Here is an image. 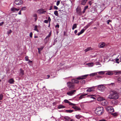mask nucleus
I'll list each match as a JSON object with an SVG mask.
<instances>
[{"label": "nucleus", "mask_w": 121, "mask_h": 121, "mask_svg": "<svg viewBox=\"0 0 121 121\" xmlns=\"http://www.w3.org/2000/svg\"><path fill=\"white\" fill-rule=\"evenodd\" d=\"M20 74L22 76L24 74V71L21 69H20Z\"/></svg>", "instance_id": "obj_29"}, {"label": "nucleus", "mask_w": 121, "mask_h": 121, "mask_svg": "<svg viewBox=\"0 0 121 121\" xmlns=\"http://www.w3.org/2000/svg\"><path fill=\"white\" fill-rule=\"evenodd\" d=\"M105 74L107 75H113V73L110 71H108Z\"/></svg>", "instance_id": "obj_24"}, {"label": "nucleus", "mask_w": 121, "mask_h": 121, "mask_svg": "<svg viewBox=\"0 0 121 121\" xmlns=\"http://www.w3.org/2000/svg\"><path fill=\"white\" fill-rule=\"evenodd\" d=\"M25 60L26 61H27L29 59H28V56H26L25 57Z\"/></svg>", "instance_id": "obj_43"}, {"label": "nucleus", "mask_w": 121, "mask_h": 121, "mask_svg": "<svg viewBox=\"0 0 121 121\" xmlns=\"http://www.w3.org/2000/svg\"><path fill=\"white\" fill-rule=\"evenodd\" d=\"M117 80L118 81L121 82V78L120 77H119L117 78Z\"/></svg>", "instance_id": "obj_44"}, {"label": "nucleus", "mask_w": 121, "mask_h": 121, "mask_svg": "<svg viewBox=\"0 0 121 121\" xmlns=\"http://www.w3.org/2000/svg\"><path fill=\"white\" fill-rule=\"evenodd\" d=\"M76 118L77 119H79L80 118L82 117V116L78 114V115H76L75 116Z\"/></svg>", "instance_id": "obj_33"}, {"label": "nucleus", "mask_w": 121, "mask_h": 121, "mask_svg": "<svg viewBox=\"0 0 121 121\" xmlns=\"http://www.w3.org/2000/svg\"><path fill=\"white\" fill-rule=\"evenodd\" d=\"M72 108L75 110H81V109L80 108L76 106L72 107Z\"/></svg>", "instance_id": "obj_26"}, {"label": "nucleus", "mask_w": 121, "mask_h": 121, "mask_svg": "<svg viewBox=\"0 0 121 121\" xmlns=\"http://www.w3.org/2000/svg\"><path fill=\"white\" fill-rule=\"evenodd\" d=\"M96 97L97 98V100L98 101H102L105 99L104 98L99 95L97 96Z\"/></svg>", "instance_id": "obj_12"}, {"label": "nucleus", "mask_w": 121, "mask_h": 121, "mask_svg": "<svg viewBox=\"0 0 121 121\" xmlns=\"http://www.w3.org/2000/svg\"><path fill=\"white\" fill-rule=\"evenodd\" d=\"M114 73L115 75L121 74V71L119 70L115 71H114Z\"/></svg>", "instance_id": "obj_17"}, {"label": "nucleus", "mask_w": 121, "mask_h": 121, "mask_svg": "<svg viewBox=\"0 0 121 121\" xmlns=\"http://www.w3.org/2000/svg\"><path fill=\"white\" fill-rule=\"evenodd\" d=\"M106 109L109 112H113L114 111L113 108L111 106H107L106 107Z\"/></svg>", "instance_id": "obj_3"}, {"label": "nucleus", "mask_w": 121, "mask_h": 121, "mask_svg": "<svg viewBox=\"0 0 121 121\" xmlns=\"http://www.w3.org/2000/svg\"><path fill=\"white\" fill-rule=\"evenodd\" d=\"M77 24H74L72 26V29L73 30L75 28H76L77 27Z\"/></svg>", "instance_id": "obj_32"}, {"label": "nucleus", "mask_w": 121, "mask_h": 121, "mask_svg": "<svg viewBox=\"0 0 121 121\" xmlns=\"http://www.w3.org/2000/svg\"><path fill=\"white\" fill-rule=\"evenodd\" d=\"M4 23V22H2L1 23H0V26H2L3 24Z\"/></svg>", "instance_id": "obj_57"}, {"label": "nucleus", "mask_w": 121, "mask_h": 121, "mask_svg": "<svg viewBox=\"0 0 121 121\" xmlns=\"http://www.w3.org/2000/svg\"><path fill=\"white\" fill-rule=\"evenodd\" d=\"M96 65H100V66H99V67H100L101 66V65H100V64L99 63V62H97L96 63Z\"/></svg>", "instance_id": "obj_55"}, {"label": "nucleus", "mask_w": 121, "mask_h": 121, "mask_svg": "<svg viewBox=\"0 0 121 121\" xmlns=\"http://www.w3.org/2000/svg\"><path fill=\"white\" fill-rule=\"evenodd\" d=\"M112 114L114 116H116L117 115V113H112Z\"/></svg>", "instance_id": "obj_54"}, {"label": "nucleus", "mask_w": 121, "mask_h": 121, "mask_svg": "<svg viewBox=\"0 0 121 121\" xmlns=\"http://www.w3.org/2000/svg\"><path fill=\"white\" fill-rule=\"evenodd\" d=\"M65 106H64L62 105H60L58 106V108L59 109H60V108H65Z\"/></svg>", "instance_id": "obj_28"}, {"label": "nucleus", "mask_w": 121, "mask_h": 121, "mask_svg": "<svg viewBox=\"0 0 121 121\" xmlns=\"http://www.w3.org/2000/svg\"><path fill=\"white\" fill-rule=\"evenodd\" d=\"M92 50V48L91 47H88L86 49L84 50L85 52H87L90 51L91 50Z\"/></svg>", "instance_id": "obj_22"}, {"label": "nucleus", "mask_w": 121, "mask_h": 121, "mask_svg": "<svg viewBox=\"0 0 121 121\" xmlns=\"http://www.w3.org/2000/svg\"><path fill=\"white\" fill-rule=\"evenodd\" d=\"M81 82L83 83H85V81L84 80H82L81 81Z\"/></svg>", "instance_id": "obj_60"}, {"label": "nucleus", "mask_w": 121, "mask_h": 121, "mask_svg": "<svg viewBox=\"0 0 121 121\" xmlns=\"http://www.w3.org/2000/svg\"><path fill=\"white\" fill-rule=\"evenodd\" d=\"M89 67H92L94 65V63L91 62V63H88L86 64Z\"/></svg>", "instance_id": "obj_19"}, {"label": "nucleus", "mask_w": 121, "mask_h": 121, "mask_svg": "<svg viewBox=\"0 0 121 121\" xmlns=\"http://www.w3.org/2000/svg\"><path fill=\"white\" fill-rule=\"evenodd\" d=\"M97 75V73L95 72L91 73L89 75L90 76L92 77Z\"/></svg>", "instance_id": "obj_25"}, {"label": "nucleus", "mask_w": 121, "mask_h": 121, "mask_svg": "<svg viewBox=\"0 0 121 121\" xmlns=\"http://www.w3.org/2000/svg\"><path fill=\"white\" fill-rule=\"evenodd\" d=\"M90 23H89L83 29H85V30L90 26Z\"/></svg>", "instance_id": "obj_27"}, {"label": "nucleus", "mask_w": 121, "mask_h": 121, "mask_svg": "<svg viewBox=\"0 0 121 121\" xmlns=\"http://www.w3.org/2000/svg\"><path fill=\"white\" fill-rule=\"evenodd\" d=\"M44 48V47L41 46V47L40 48H39V49L40 50H42Z\"/></svg>", "instance_id": "obj_52"}, {"label": "nucleus", "mask_w": 121, "mask_h": 121, "mask_svg": "<svg viewBox=\"0 0 121 121\" xmlns=\"http://www.w3.org/2000/svg\"><path fill=\"white\" fill-rule=\"evenodd\" d=\"M82 34L81 33V32H79L78 33V35L79 36Z\"/></svg>", "instance_id": "obj_64"}, {"label": "nucleus", "mask_w": 121, "mask_h": 121, "mask_svg": "<svg viewBox=\"0 0 121 121\" xmlns=\"http://www.w3.org/2000/svg\"><path fill=\"white\" fill-rule=\"evenodd\" d=\"M109 85H112V86H114L115 85V84L114 83H111L110 84H109Z\"/></svg>", "instance_id": "obj_56"}, {"label": "nucleus", "mask_w": 121, "mask_h": 121, "mask_svg": "<svg viewBox=\"0 0 121 121\" xmlns=\"http://www.w3.org/2000/svg\"><path fill=\"white\" fill-rule=\"evenodd\" d=\"M88 74L85 75H84L82 76H81L77 78V79H85L88 75Z\"/></svg>", "instance_id": "obj_13"}, {"label": "nucleus", "mask_w": 121, "mask_h": 121, "mask_svg": "<svg viewBox=\"0 0 121 121\" xmlns=\"http://www.w3.org/2000/svg\"><path fill=\"white\" fill-rule=\"evenodd\" d=\"M51 32H50L48 35L46 37V38L45 39H46L47 38H48L49 37L51 36Z\"/></svg>", "instance_id": "obj_40"}, {"label": "nucleus", "mask_w": 121, "mask_h": 121, "mask_svg": "<svg viewBox=\"0 0 121 121\" xmlns=\"http://www.w3.org/2000/svg\"><path fill=\"white\" fill-rule=\"evenodd\" d=\"M105 71H101L98 72L97 73H98V74L99 75L103 74H104Z\"/></svg>", "instance_id": "obj_30"}, {"label": "nucleus", "mask_w": 121, "mask_h": 121, "mask_svg": "<svg viewBox=\"0 0 121 121\" xmlns=\"http://www.w3.org/2000/svg\"><path fill=\"white\" fill-rule=\"evenodd\" d=\"M54 9H55L57 10V9H58V8L56 6H54Z\"/></svg>", "instance_id": "obj_51"}, {"label": "nucleus", "mask_w": 121, "mask_h": 121, "mask_svg": "<svg viewBox=\"0 0 121 121\" xmlns=\"http://www.w3.org/2000/svg\"><path fill=\"white\" fill-rule=\"evenodd\" d=\"M73 82H74V83H78L79 82L78 81L76 80H73Z\"/></svg>", "instance_id": "obj_37"}, {"label": "nucleus", "mask_w": 121, "mask_h": 121, "mask_svg": "<svg viewBox=\"0 0 121 121\" xmlns=\"http://www.w3.org/2000/svg\"><path fill=\"white\" fill-rule=\"evenodd\" d=\"M104 105H107L108 104V102L107 101H106L105 102Z\"/></svg>", "instance_id": "obj_61"}, {"label": "nucleus", "mask_w": 121, "mask_h": 121, "mask_svg": "<svg viewBox=\"0 0 121 121\" xmlns=\"http://www.w3.org/2000/svg\"><path fill=\"white\" fill-rule=\"evenodd\" d=\"M87 94H85L84 93L83 94H82L81 95L80 97H79V99H81L83 98H84L85 97V96L87 95Z\"/></svg>", "instance_id": "obj_18"}, {"label": "nucleus", "mask_w": 121, "mask_h": 121, "mask_svg": "<svg viewBox=\"0 0 121 121\" xmlns=\"http://www.w3.org/2000/svg\"><path fill=\"white\" fill-rule=\"evenodd\" d=\"M119 59H117L116 60V62L117 63H119V62L118 61Z\"/></svg>", "instance_id": "obj_48"}, {"label": "nucleus", "mask_w": 121, "mask_h": 121, "mask_svg": "<svg viewBox=\"0 0 121 121\" xmlns=\"http://www.w3.org/2000/svg\"><path fill=\"white\" fill-rule=\"evenodd\" d=\"M44 22L46 23H48V22L47 20H45L44 21Z\"/></svg>", "instance_id": "obj_59"}, {"label": "nucleus", "mask_w": 121, "mask_h": 121, "mask_svg": "<svg viewBox=\"0 0 121 121\" xmlns=\"http://www.w3.org/2000/svg\"><path fill=\"white\" fill-rule=\"evenodd\" d=\"M37 27L38 26H35L34 29V30H35L37 31V32H39V31L37 29Z\"/></svg>", "instance_id": "obj_36"}, {"label": "nucleus", "mask_w": 121, "mask_h": 121, "mask_svg": "<svg viewBox=\"0 0 121 121\" xmlns=\"http://www.w3.org/2000/svg\"><path fill=\"white\" fill-rule=\"evenodd\" d=\"M33 17H37V15L35 13V14H33Z\"/></svg>", "instance_id": "obj_53"}, {"label": "nucleus", "mask_w": 121, "mask_h": 121, "mask_svg": "<svg viewBox=\"0 0 121 121\" xmlns=\"http://www.w3.org/2000/svg\"><path fill=\"white\" fill-rule=\"evenodd\" d=\"M77 12L78 14L81 15L82 14V12L81 11V9L80 8L78 7L76 9Z\"/></svg>", "instance_id": "obj_9"}, {"label": "nucleus", "mask_w": 121, "mask_h": 121, "mask_svg": "<svg viewBox=\"0 0 121 121\" xmlns=\"http://www.w3.org/2000/svg\"><path fill=\"white\" fill-rule=\"evenodd\" d=\"M88 6H86L84 7V9L82 11L83 13H85L86 10L88 8Z\"/></svg>", "instance_id": "obj_31"}, {"label": "nucleus", "mask_w": 121, "mask_h": 121, "mask_svg": "<svg viewBox=\"0 0 121 121\" xmlns=\"http://www.w3.org/2000/svg\"><path fill=\"white\" fill-rule=\"evenodd\" d=\"M105 45V43L103 42L100 43L99 44V47L100 48H103Z\"/></svg>", "instance_id": "obj_15"}, {"label": "nucleus", "mask_w": 121, "mask_h": 121, "mask_svg": "<svg viewBox=\"0 0 121 121\" xmlns=\"http://www.w3.org/2000/svg\"><path fill=\"white\" fill-rule=\"evenodd\" d=\"M59 25L57 24L56 25V27H57L58 28H59Z\"/></svg>", "instance_id": "obj_63"}, {"label": "nucleus", "mask_w": 121, "mask_h": 121, "mask_svg": "<svg viewBox=\"0 0 121 121\" xmlns=\"http://www.w3.org/2000/svg\"><path fill=\"white\" fill-rule=\"evenodd\" d=\"M54 14L57 16H58V12L57 11L55 10L54 11Z\"/></svg>", "instance_id": "obj_34"}, {"label": "nucleus", "mask_w": 121, "mask_h": 121, "mask_svg": "<svg viewBox=\"0 0 121 121\" xmlns=\"http://www.w3.org/2000/svg\"><path fill=\"white\" fill-rule=\"evenodd\" d=\"M3 97V95L2 94H0V101L2 100Z\"/></svg>", "instance_id": "obj_38"}, {"label": "nucleus", "mask_w": 121, "mask_h": 121, "mask_svg": "<svg viewBox=\"0 0 121 121\" xmlns=\"http://www.w3.org/2000/svg\"><path fill=\"white\" fill-rule=\"evenodd\" d=\"M105 87L102 85H99L98 86V89L101 91H103L105 89Z\"/></svg>", "instance_id": "obj_11"}, {"label": "nucleus", "mask_w": 121, "mask_h": 121, "mask_svg": "<svg viewBox=\"0 0 121 121\" xmlns=\"http://www.w3.org/2000/svg\"><path fill=\"white\" fill-rule=\"evenodd\" d=\"M76 90H72L70 91L67 93V94L69 96H72L75 94V92L76 91Z\"/></svg>", "instance_id": "obj_8"}, {"label": "nucleus", "mask_w": 121, "mask_h": 121, "mask_svg": "<svg viewBox=\"0 0 121 121\" xmlns=\"http://www.w3.org/2000/svg\"><path fill=\"white\" fill-rule=\"evenodd\" d=\"M37 13L39 14H45L46 12V11L44 10L43 9H40L37 11Z\"/></svg>", "instance_id": "obj_7"}, {"label": "nucleus", "mask_w": 121, "mask_h": 121, "mask_svg": "<svg viewBox=\"0 0 121 121\" xmlns=\"http://www.w3.org/2000/svg\"><path fill=\"white\" fill-rule=\"evenodd\" d=\"M86 88L87 89L86 91L88 92H90L91 91H94L95 89V87L94 86L88 87Z\"/></svg>", "instance_id": "obj_6"}, {"label": "nucleus", "mask_w": 121, "mask_h": 121, "mask_svg": "<svg viewBox=\"0 0 121 121\" xmlns=\"http://www.w3.org/2000/svg\"><path fill=\"white\" fill-rule=\"evenodd\" d=\"M19 9H17L14 7H12L10 9L11 11L13 12H15L16 11H18Z\"/></svg>", "instance_id": "obj_14"}, {"label": "nucleus", "mask_w": 121, "mask_h": 121, "mask_svg": "<svg viewBox=\"0 0 121 121\" xmlns=\"http://www.w3.org/2000/svg\"><path fill=\"white\" fill-rule=\"evenodd\" d=\"M85 31V30L84 29H82L80 31L81 32V33L82 34V33H83Z\"/></svg>", "instance_id": "obj_47"}, {"label": "nucleus", "mask_w": 121, "mask_h": 121, "mask_svg": "<svg viewBox=\"0 0 121 121\" xmlns=\"http://www.w3.org/2000/svg\"><path fill=\"white\" fill-rule=\"evenodd\" d=\"M87 96L89 97L90 98H93L94 99H95V97H96V96H95V95H88Z\"/></svg>", "instance_id": "obj_20"}, {"label": "nucleus", "mask_w": 121, "mask_h": 121, "mask_svg": "<svg viewBox=\"0 0 121 121\" xmlns=\"http://www.w3.org/2000/svg\"><path fill=\"white\" fill-rule=\"evenodd\" d=\"M102 78V77L101 76L99 75L96 76L95 77V78L96 79Z\"/></svg>", "instance_id": "obj_41"}, {"label": "nucleus", "mask_w": 121, "mask_h": 121, "mask_svg": "<svg viewBox=\"0 0 121 121\" xmlns=\"http://www.w3.org/2000/svg\"><path fill=\"white\" fill-rule=\"evenodd\" d=\"M38 52L39 53V54H40V52L41 50H40L39 49V48H38Z\"/></svg>", "instance_id": "obj_58"}, {"label": "nucleus", "mask_w": 121, "mask_h": 121, "mask_svg": "<svg viewBox=\"0 0 121 121\" xmlns=\"http://www.w3.org/2000/svg\"><path fill=\"white\" fill-rule=\"evenodd\" d=\"M21 11V10L19 11V13H18V14L19 15H21V11Z\"/></svg>", "instance_id": "obj_62"}, {"label": "nucleus", "mask_w": 121, "mask_h": 121, "mask_svg": "<svg viewBox=\"0 0 121 121\" xmlns=\"http://www.w3.org/2000/svg\"><path fill=\"white\" fill-rule=\"evenodd\" d=\"M51 19L50 18V17H48V19L47 20V21H49V23H50L51 21Z\"/></svg>", "instance_id": "obj_45"}, {"label": "nucleus", "mask_w": 121, "mask_h": 121, "mask_svg": "<svg viewBox=\"0 0 121 121\" xmlns=\"http://www.w3.org/2000/svg\"><path fill=\"white\" fill-rule=\"evenodd\" d=\"M66 111L67 112L71 113L73 112V110H66Z\"/></svg>", "instance_id": "obj_35"}, {"label": "nucleus", "mask_w": 121, "mask_h": 121, "mask_svg": "<svg viewBox=\"0 0 121 121\" xmlns=\"http://www.w3.org/2000/svg\"><path fill=\"white\" fill-rule=\"evenodd\" d=\"M26 7H24L21 8V11L25 10H26Z\"/></svg>", "instance_id": "obj_39"}, {"label": "nucleus", "mask_w": 121, "mask_h": 121, "mask_svg": "<svg viewBox=\"0 0 121 121\" xmlns=\"http://www.w3.org/2000/svg\"><path fill=\"white\" fill-rule=\"evenodd\" d=\"M87 0H82L81 2V4L83 5H85Z\"/></svg>", "instance_id": "obj_21"}, {"label": "nucleus", "mask_w": 121, "mask_h": 121, "mask_svg": "<svg viewBox=\"0 0 121 121\" xmlns=\"http://www.w3.org/2000/svg\"><path fill=\"white\" fill-rule=\"evenodd\" d=\"M63 118L65 121H69L70 119V117L68 116H64Z\"/></svg>", "instance_id": "obj_16"}, {"label": "nucleus", "mask_w": 121, "mask_h": 121, "mask_svg": "<svg viewBox=\"0 0 121 121\" xmlns=\"http://www.w3.org/2000/svg\"><path fill=\"white\" fill-rule=\"evenodd\" d=\"M112 22V21L111 20H108L107 21V24H109V22Z\"/></svg>", "instance_id": "obj_49"}, {"label": "nucleus", "mask_w": 121, "mask_h": 121, "mask_svg": "<svg viewBox=\"0 0 121 121\" xmlns=\"http://www.w3.org/2000/svg\"><path fill=\"white\" fill-rule=\"evenodd\" d=\"M64 102L65 103H68L69 105L71 106H75L76 104H73L71 103L68 100L65 99L64 100Z\"/></svg>", "instance_id": "obj_10"}, {"label": "nucleus", "mask_w": 121, "mask_h": 121, "mask_svg": "<svg viewBox=\"0 0 121 121\" xmlns=\"http://www.w3.org/2000/svg\"><path fill=\"white\" fill-rule=\"evenodd\" d=\"M32 35H33L32 33V32H30V35H29L30 36L31 38H32Z\"/></svg>", "instance_id": "obj_50"}, {"label": "nucleus", "mask_w": 121, "mask_h": 121, "mask_svg": "<svg viewBox=\"0 0 121 121\" xmlns=\"http://www.w3.org/2000/svg\"><path fill=\"white\" fill-rule=\"evenodd\" d=\"M104 109L102 107L97 108L95 111V113L98 115H102L104 112Z\"/></svg>", "instance_id": "obj_2"}, {"label": "nucleus", "mask_w": 121, "mask_h": 121, "mask_svg": "<svg viewBox=\"0 0 121 121\" xmlns=\"http://www.w3.org/2000/svg\"><path fill=\"white\" fill-rule=\"evenodd\" d=\"M14 2L16 4L19 5L22 4L23 1L22 0H15Z\"/></svg>", "instance_id": "obj_4"}, {"label": "nucleus", "mask_w": 121, "mask_h": 121, "mask_svg": "<svg viewBox=\"0 0 121 121\" xmlns=\"http://www.w3.org/2000/svg\"><path fill=\"white\" fill-rule=\"evenodd\" d=\"M12 32V31L11 30H10L7 32V34L9 35Z\"/></svg>", "instance_id": "obj_42"}, {"label": "nucleus", "mask_w": 121, "mask_h": 121, "mask_svg": "<svg viewBox=\"0 0 121 121\" xmlns=\"http://www.w3.org/2000/svg\"><path fill=\"white\" fill-rule=\"evenodd\" d=\"M119 96L117 92L115 91H111L108 98L110 99H117L119 98Z\"/></svg>", "instance_id": "obj_1"}, {"label": "nucleus", "mask_w": 121, "mask_h": 121, "mask_svg": "<svg viewBox=\"0 0 121 121\" xmlns=\"http://www.w3.org/2000/svg\"><path fill=\"white\" fill-rule=\"evenodd\" d=\"M14 80L13 79H10L8 81V82L10 84H13L14 82Z\"/></svg>", "instance_id": "obj_23"}, {"label": "nucleus", "mask_w": 121, "mask_h": 121, "mask_svg": "<svg viewBox=\"0 0 121 121\" xmlns=\"http://www.w3.org/2000/svg\"><path fill=\"white\" fill-rule=\"evenodd\" d=\"M60 3V1L59 0H58L57 1L56 3V5L57 6H58L59 4Z\"/></svg>", "instance_id": "obj_46"}, {"label": "nucleus", "mask_w": 121, "mask_h": 121, "mask_svg": "<svg viewBox=\"0 0 121 121\" xmlns=\"http://www.w3.org/2000/svg\"><path fill=\"white\" fill-rule=\"evenodd\" d=\"M68 86L71 89L74 88V85L73 83L71 82H68L67 83Z\"/></svg>", "instance_id": "obj_5"}]
</instances>
